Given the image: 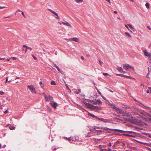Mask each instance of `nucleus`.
Returning a JSON list of instances; mask_svg holds the SVG:
<instances>
[{
	"mask_svg": "<svg viewBox=\"0 0 151 151\" xmlns=\"http://www.w3.org/2000/svg\"><path fill=\"white\" fill-rule=\"evenodd\" d=\"M107 102H108V103L109 104V106H110L111 107L113 108L116 111L120 112V110L118 108L116 107L115 106V104H111L108 100H107Z\"/></svg>",
	"mask_w": 151,
	"mask_h": 151,
	"instance_id": "f257e3e1",
	"label": "nucleus"
},
{
	"mask_svg": "<svg viewBox=\"0 0 151 151\" xmlns=\"http://www.w3.org/2000/svg\"><path fill=\"white\" fill-rule=\"evenodd\" d=\"M27 87L32 93H36V92L35 91V88L33 85H28L27 86Z\"/></svg>",
	"mask_w": 151,
	"mask_h": 151,
	"instance_id": "f03ea898",
	"label": "nucleus"
},
{
	"mask_svg": "<svg viewBox=\"0 0 151 151\" xmlns=\"http://www.w3.org/2000/svg\"><path fill=\"white\" fill-rule=\"evenodd\" d=\"M123 67L126 70H127L129 68H131L133 70H134V68L132 66L128 64H124L123 65Z\"/></svg>",
	"mask_w": 151,
	"mask_h": 151,
	"instance_id": "7ed1b4c3",
	"label": "nucleus"
},
{
	"mask_svg": "<svg viewBox=\"0 0 151 151\" xmlns=\"http://www.w3.org/2000/svg\"><path fill=\"white\" fill-rule=\"evenodd\" d=\"M94 133H95L97 135H100L101 134L104 133L105 132L101 130H95Z\"/></svg>",
	"mask_w": 151,
	"mask_h": 151,
	"instance_id": "20e7f679",
	"label": "nucleus"
},
{
	"mask_svg": "<svg viewBox=\"0 0 151 151\" xmlns=\"http://www.w3.org/2000/svg\"><path fill=\"white\" fill-rule=\"evenodd\" d=\"M143 52L144 55L145 56L148 57L150 59H151V53L148 52L147 50H145Z\"/></svg>",
	"mask_w": 151,
	"mask_h": 151,
	"instance_id": "39448f33",
	"label": "nucleus"
},
{
	"mask_svg": "<svg viewBox=\"0 0 151 151\" xmlns=\"http://www.w3.org/2000/svg\"><path fill=\"white\" fill-rule=\"evenodd\" d=\"M48 10H49L50 12H51L52 13L55 14V16H56V17H55V18L56 19L59 20H60V17L58 16V13L55 12V11H53L51 9H48Z\"/></svg>",
	"mask_w": 151,
	"mask_h": 151,
	"instance_id": "423d86ee",
	"label": "nucleus"
},
{
	"mask_svg": "<svg viewBox=\"0 0 151 151\" xmlns=\"http://www.w3.org/2000/svg\"><path fill=\"white\" fill-rule=\"evenodd\" d=\"M116 75L119 76H120L122 77H126V78H128L129 79H133L134 78H133V77H131V76H129L125 75H124L122 74H116Z\"/></svg>",
	"mask_w": 151,
	"mask_h": 151,
	"instance_id": "0eeeda50",
	"label": "nucleus"
},
{
	"mask_svg": "<svg viewBox=\"0 0 151 151\" xmlns=\"http://www.w3.org/2000/svg\"><path fill=\"white\" fill-rule=\"evenodd\" d=\"M47 99H45L46 101H50V102H52L53 100V98L50 96H47Z\"/></svg>",
	"mask_w": 151,
	"mask_h": 151,
	"instance_id": "6e6552de",
	"label": "nucleus"
},
{
	"mask_svg": "<svg viewBox=\"0 0 151 151\" xmlns=\"http://www.w3.org/2000/svg\"><path fill=\"white\" fill-rule=\"evenodd\" d=\"M69 40H72L77 42H79V39L76 37H73L72 38H70L69 39Z\"/></svg>",
	"mask_w": 151,
	"mask_h": 151,
	"instance_id": "1a4fd4ad",
	"label": "nucleus"
},
{
	"mask_svg": "<svg viewBox=\"0 0 151 151\" xmlns=\"http://www.w3.org/2000/svg\"><path fill=\"white\" fill-rule=\"evenodd\" d=\"M98 120L105 122H109V120L108 119L98 118Z\"/></svg>",
	"mask_w": 151,
	"mask_h": 151,
	"instance_id": "9d476101",
	"label": "nucleus"
},
{
	"mask_svg": "<svg viewBox=\"0 0 151 151\" xmlns=\"http://www.w3.org/2000/svg\"><path fill=\"white\" fill-rule=\"evenodd\" d=\"M101 104L102 102L101 101L100 99H98L96 101L95 103H94V104L101 105Z\"/></svg>",
	"mask_w": 151,
	"mask_h": 151,
	"instance_id": "9b49d317",
	"label": "nucleus"
},
{
	"mask_svg": "<svg viewBox=\"0 0 151 151\" xmlns=\"http://www.w3.org/2000/svg\"><path fill=\"white\" fill-rule=\"evenodd\" d=\"M112 130L113 131H114L116 132H119L121 133H123L125 131H124L123 130L117 129H112Z\"/></svg>",
	"mask_w": 151,
	"mask_h": 151,
	"instance_id": "f8f14e48",
	"label": "nucleus"
},
{
	"mask_svg": "<svg viewBox=\"0 0 151 151\" xmlns=\"http://www.w3.org/2000/svg\"><path fill=\"white\" fill-rule=\"evenodd\" d=\"M84 104L85 105V106L86 107H88V108H91V106H93L91 105V104H90L88 103L85 102L84 103Z\"/></svg>",
	"mask_w": 151,
	"mask_h": 151,
	"instance_id": "ddd939ff",
	"label": "nucleus"
},
{
	"mask_svg": "<svg viewBox=\"0 0 151 151\" xmlns=\"http://www.w3.org/2000/svg\"><path fill=\"white\" fill-rule=\"evenodd\" d=\"M88 114L89 115H90L91 117L95 119H98V118H99V117H98V116H96L95 115H94V114H92L88 113Z\"/></svg>",
	"mask_w": 151,
	"mask_h": 151,
	"instance_id": "4468645a",
	"label": "nucleus"
},
{
	"mask_svg": "<svg viewBox=\"0 0 151 151\" xmlns=\"http://www.w3.org/2000/svg\"><path fill=\"white\" fill-rule=\"evenodd\" d=\"M127 25L128 26V27L131 30H130V32H132V30H134V27H132V26L131 24H128Z\"/></svg>",
	"mask_w": 151,
	"mask_h": 151,
	"instance_id": "2eb2a0df",
	"label": "nucleus"
},
{
	"mask_svg": "<svg viewBox=\"0 0 151 151\" xmlns=\"http://www.w3.org/2000/svg\"><path fill=\"white\" fill-rule=\"evenodd\" d=\"M62 24L64 25H66L67 26H70V27H71V24H69L68 22H62Z\"/></svg>",
	"mask_w": 151,
	"mask_h": 151,
	"instance_id": "dca6fc26",
	"label": "nucleus"
},
{
	"mask_svg": "<svg viewBox=\"0 0 151 151\" xmlns=\"http://www.w3.org/2000/svg\"><path fill=\"white\" fill-rule=\"evenodd\" d=\"M51 104V105L52 107H54L55 108H56V107L57 106V103L55 102L53 103L52 104Z\"/></svg>",
	"mask_w": 151,
	"mask_h": 151,
	"instance_id": "f3484780",
	"label": "nucleus"
},
{
	"mask_svg": "<svg viewBox=\"0 0 151 151\" xmlns=\"http://www.w3.org/2000/svg\"><path fill=\"white\" fill-rule=\"evenodd\" d=\"M117 69L120 72H123V69L121 67H118L117 68Z\"/></svg>",
	"mask_w": 151,
	"mask_h": 151,
	"instance_id": "a211bd4d",
	"label": "nucleus"
},
{
	"mask_svg": "<svg viewBox=\"0 0 151 151\" xmlns=\"http://www.w3.org/2000/svg\"><path fill=\"white\" fill-rule=\"evenodd\" d=\"M9 128L10 130H12L15 129V127L11 125L9 126Z\"/></svg>",
	"mask_w": 151,
	"mask_h": 151,
	"instance_id": "6ab92c4d",
	"label": "nucleus"
},
{
	"mask_svg": "<svg viewBox=\"0 0 151 151\" xmlns=\"http://www.w3.org/2000/svg\"><path fill=\"white\" fill-rule=\"evenodd\" d=\"M40 84V85L41 88H44V85L42 84V82L40 81L39 83Z\"/></svg>",
	"mask_w": 151,
	"mask_h": 151,
	"instance_id": "aec40b11",
	"label": "nucleus"
},
{
	"mask_svg": "<svg viewBox=\"0 0 151 151\" xmlns=\"http://www.w3.org/2000/svg\"><path fill=\"white\" fill-rule=\"evenodd\" d=\"M145 6L148 9L149 8V4L148 3H147L145 4Z\"/></svg>",
	"mask_w": 151,
	"mask_h": 151,
	"instance_id": "412c9836",
	"label": "nucleus"
},
{
	"mask_svg": "<svg viewBox=\"0 0 151 151\" xmlns=\"http://www.w3.org/2000/svg\"><path fill=\"white\" fill-rule=\"evenodd\" d=\"M76 2L78 3H80L83 2V0H76Z\"/></svg>",
	"mask_w": 151,
	"mask_h": 151,
	"instance_id": "4be33fe9",
	"label": "nucleus"
},
{
	"mask_svg": "<svg viewBox=\"0 0 151 151\" xmlns=\"http://www.w3.org/2000/svg\"><path fill=\"white\" fill-rule=\"evenodd\" d=\"M101 129H103L104 130H106L109 129L106 127H101Z\"/></svg>",
	"mask_w": 151,
	"mask_h": 151,
	"instance_id": "5701e85b",
	"label": "nucleus"
},
{
	"mask_svg": "<svg viewBox=\"0 0 151 151\" xmlns=\"http://www.w3.org/2000/svg\"><path fill=\"white\" fill-rule=\"evenodd\" d=\"M51 84L52 85H56L55 82L54 81H52L51 82Z\"/></svg>",
	"mask_w": 151,
	"mask_h": 151,
	"instance_id": "b1692460",
	"label": "nucleus"
},
{
	"mask_svg": "<svg viewBox=\"0 0 151 151\" xmlns=\"http://www.w3.org/2000/svg\"><path fill=\"white\" fill-rule=\"evenodd\" d=\"M8 77H7L6 78V81L5 82V83H6L7 82H11V81L10 80L8 81Z\"/></svg>",
	"mask_w": 151,
	"mask_h": 151,
	"instance_id": "393cba45",
	"label": "nucleus"
},
{
	"mask_svg": "<svg viewBox=\"0 0 151 151\" xmlns=\"http://www.w3.org/2000/svg\"><path fill=\"white\" fill-rule=\"evenodd\" d=\"M99 63L100 65L101 66H102L103 64V62L102 61H101V60H99Z\"/></svg>",
	"mask_w": 151,
	"mask_h": 151,
	"instance_id": "a878e982",
	"label": "nucleus"
},
{
	"mask_svg": "<svg viewBox=\"0 0 151 151\" xmlns=\"http://www.w3.org/2000/svg\"><path fill=\"white\" fill-rule=\"evenodd\" d=\"M0 94L1 95H4L5 94V93L2 91H0Z\"/></svg>",
	"mask_w": 151,
	"mask_h": 151,
	"instance_id": "bb28decb",
	"label": "nucleus"
},
{
	"mask_svg": "<svg viewBox=\"0 0 151 151\" xmlns=\"http://www.w3.org/2000/svg\"><path fill=\"white\" fill-rule=\"evenodd\" d=\"M42 94H43L45 96V99H47V96L46 95L45 93L44 92L42 93Z\"/></svg>",
	"mask_w": 151,
	"mask_h": 151,
	"instance_id": "cd10ccee",
	"label": "nucleus"
},
{
	"mask_svg": "<svg viewBox=\"0 0 151 151\" xmlns=\"http://www.w3.org/2000/svg\"><path fill=\"white\" fill-rule=\"evenodd\" d=\"M10 59L13 60H16L17 59V58L14 57H12L10 58Z\"/></svg>",
	"mask_w": 151,
	"mask_h": 151,
	"instance_id": "c85d7f7f",
	"label": "nucleus"
},
{
	"mask_svg": "<svg viewBox=\"0 0 151 151\" xmlns=\"http://www.w3.org/2000/svg\"><path fill=\"white\" fill-rule=\"evenodd\" d=\"M101 127H95L93 129L94 130H96L97 129H101Z\"/></svg>",
	"mask_w": 151,
	"mask_h": 151,
	"instance_id": "c756f323",
	"label": "nucleus"
},
{
	"mask_svg": "<svg viewBox=\"0 0 151 151\" xmlns=\"http://www.w3.org/2000/svg\"><path fill=\"white\" fill-rule=\"evenodd\" d=\"M125 34H126V35H127L128 36H129L130 37H131V36L130 35L129 33L128 32H125Z\"/></svg>",
	"mask_w": 151,
	"mask_h": 151,
	"instance_id": "7c9ffc66",
	"label": "nucleus"
},
{
	"mask_svg": "<svg viewBox=\"0 0 151 151\" xmlns=\"http://www.w3.org/2000/svg\"><path fill=\"white\" fill-rule=\"evenodd\" d=\"M32 56L33 57L34 59L35 60H37V58H36V57H35L34 55H32Z\"/></svg>",
	"mask_w": 151,
	"mask_h": 151,
	"instance_id": "2f4dec72",
	"label": "nucleus"
},
{
	"mask_svg": "<svg viewBox=\"0 0 151 151\" xmlns=\"http://www.w3.org/2000/svg\"><path fill=\"white\" fill-rule=\"evenodd\" d=\"M103 74L105 76H107L109 75V74L107 73H103Z\"/></svg>",
	"mask_w": 151,
	"mask_h": 151,
	"instance_id": "473e14b6",
	"label": "nucleus"
},
{
	"mask_svg": "<svg viewBox=\"0 0 151 151\" xmlns=\"http://www.w3.org/2000/svg\"><path fill=\"white\" fill-rule=\"evenodd\" d=\"M123 135H126V136H129V137H132V135H130V134H124Z\"/></svg>",
	"mask_w": 151,
	"mask_h": 151,
	"instance_id": "72a5a7b5",
	"label": "nucleus"
},
{
	"mask_svg": "<svg viewBox=\"0 0 151 151\" xmlns=\"http://www.w3.org/2000/svg\"><path fill=\"white\" fill-rule=\"evenodd\" d=\"M95 108L97 109H101V107L99 106H95Z\"/></svg>",
	"mask_w": 151,
	"mask_h": 151,
	"instance_id": "f704fd0d",
	"label": "nucleus"
},
{
	"mask_svg": "<svg viewBox=\"0 0 151 151\" xmlns=\"http://www.w3.org/2000/svg\"><path fill=\"white\" fill-rule=\"evenodd\" d=\"M129 132L130 133H132V131H125V132Z\"/></svg>",
	"mask_w": 151,
	"mask_h": 151,
	"instance_id": "c9c22d12",
	"label": "nucleus"
},
{
	"mask_svg": "<svg viewBox=\"0 0 151 151\" xmlns=\"http://www.w3.org/2000/svg\"><path fill=\"white\" fill-rule=\"evenodd\" d=\"M89 130L91 132H94L95 131L93 129H91V128H90L89 129Z\"/></svg>",
	"mask_w": 151,
	"mask_h": 151,
	"instance_id": "e433bc0d",
	"label": "nucleus"
},
{
	"mask_svg": "<svg viewBox=\"0 0 151 151\" xmlns=\"http://www.w3.org/2000/svg\"><path fill=\"white\" fill-rule=\"evenodd\" d=\"M27 50H32V48H31L30 47H27Z\"/></svg>",
	"mask_w": 151,
	"mask_h": 151,
	"instance_id": "4c0bfd02",
	"label": "nucleus"
},
{
	"mask_svg": "<svg viewBox=\"0 0 151 151\" xmlns=\"http://www.w3.org/2000/svg\"><path fill=\"white\" fill-rule=\"evenodd\" d=\"M21 12H22V14L23 15V17H25V18H26V17H25V15H24V13L22 11H21Z\"/></svg>",
	"mask_w": 151,
	"mask_h": 151,
	"instance_id": "58836bf2",
	"label": "nucleus"
},
{
	"mask_svg": "<svg viewBox=\"0 0 151 151\" xmlns=\"http://www.w3.org/2000/svg\"><path fill=\"white\" fill-rule=\"evenodd\" d=\"M56 68L57 69V70L60 71L61 70H60V68H59V67H58V66H56Z\"/></svg>",
	"mask_w": 151,
	"mask_h": 151,
	"instance_id": "ea45409f",
	"label": "nucleus"
},
{
	"mask_svg": "<svg viewBox=\"0 0 151 151\" xmlns=\"http://www.w3.org/2000/svg\"><path fill=\"white\" fill-rule=\"evenodd\" d=\"M148 89L149 90L150 93H151V87H148Z\"/></svg>",
	"mask_w": 151,
	"mask_h": 151,
	"instance_id": "a19ab883",
	"label": "nucleus"
},
{
	"mask_svg": "<svg viewBox=\"0 0 151 151\" xmlns=\"http://www.w3.org/2000/svg\"><path fill=\"white\" fill-rule=\"evenodd\" d=\"M67 140L69 141H70L71 140V137H70L68 138H67Z\"/></svg>",
	"mask_w": 151,
	"mask_h": 151,
	"instance_id": "79ce46f5",
	"label": "nucleus"
},
{
	"mask_svg": "<svg viewBox=\"0 0 151 151\" xmlns=\"http://www.w3.org/2000/svg\"><path fill=\"white\" fill-rule=\"evenodd\" d=\"M100 151H107L106 149H101L100 150Z\"/></svg>",
	"mask_w": 151,
	"mask_h": 151,
	"instance_id": "37998d69",
	"label": "nucleus"
},
{
	"mask_svg": "<svg viewBox=\"0 0 151 151\" xmlns=\"http://www.w3.org/2000/svg\"><path fill=\"white\" fill-rule=\"evenodd\" d=\"M95 101H95L93 100L91 102L93 104H94V103H95Z\"/></svg>",
	"mask_w": 151,
	"mask_h": 151,
	"instance_id": "c03bdc74",
	"label": "nucleus"
},
{
	"mask_svg": "<svg viewBox=\"0 0 151 151\" xmlns=\"http://www.w3.org/2000/svg\"><path fill=\"white\" fill-rule=\"evenodd\" d=\"M8 111L7 110H6L4 112V113L5 114H6V113H7L8 112Z\"/></svg>",
	"mask_w": 151,
	"mask_h": 151,
	"instance_id": "a18cd8bd",
	"label": "nucleus"
},
{
	"mask_svg": "<svg viewBox=\"0 0 151 151\" xmlns=\"http://www.w3.org/2000/svg\"><path fill=\"white\" fill-rule=\"evenodd\" d=\"M149 72H148V73L147 74V75H146V77H147V78H149Z\"/></svg>",
	"mask_w": 151,
	"mask_h": 151,
	"instance_id": "49530a36",
	"label": "nucleus"
},
{
	"mask_svg": "<svg viewBox=\"0 0 151 151\" xmlns=\"http://www.w3.org/2000/svg\"><path fill=\"white\" fill-rule=\"evenodd\" d=\"M125 26L129 30H130L129 29V27L127 25L125 24Z\"/></svg>",
	"mask_w": 151,
	"mask_h": 151,
	"instance_id": "de8ad7c7",
	"label": "nucleus"
},
{
	"mask_svg": "<svg viewBox=\"0 0 151 151\" xmlns=\"http://www.w3.org/2000/svg\"><path fill=\"white\" fill-rule=\"evenodd\" d=\"M3 108V107H2V106L1 105V104H0V109H2Z\"/></svg>",
	"mask_w": 151,
	"mask_h": 151,
	"instance_id": "09e8293b",
	"label": "nucleus"
},
{
	"mask_svg": "<svg viewBox=\"0 0 151 151\" xmlns=\"http://www.w3.org/2000/svg\"><path fill=\"white\" fill-rule=\"evenodd\" d=\"M5 8V6H0V9H3V8Z\"/></svg>",
	"mask_w": 151,
	"mask_h": 151,
	"instance_id": "8fccbe9b",
	"label": "nucleus"
},
{
	"mask_svg": "<svg viewBox=\"0 0 151 151\" xmlns=\"http://www.w3.org/2000/svg\"><path fill=\"white\" fill-rule=\"evenodd\" d=\"M28 46H27L26 45H23V47H26V49L27 48Z\"/></svg>",
	"mask_w": 151,
	"mask_h": 151,
	"instance_id": "3c124183",
	"label": "nucleus"
},
{
	"mask_svg": "<svg viewBox=\"0 0 151 151\" xmlns=\"http://www.w3.org/2000/svg\"><path fill=\"white\" fill-rule=\"evenodd\" d=\"M28 46H27L26 45H23V47H26V49L27 48Z\"/></svg>",
	"mask_w": 151,
	"mask_h": 151,
	"instance_id": "603ef678",
	"label": "nucleus"
},
{
	"mask_svg": "<svg viewBox=\"0 0 151 151\" xmlns=\"http://www.w3.org/2000/svg\"><path fill=\"white\" fill-rule=\"evenodd\" d=\"M10 17V16H8V17H4V18H9V17Z\"/></svg>",
	"mask_w": 151,
	"mask_h": 151,
	"instance_id": "864d4df0",
	"label": "nucleus"
},
{
	"mask_svg": "<svg viewBox=\"0 0 151 151\" xmlns=\"http://www.w3.org/2000/svg\"><path fill=\"white\" fill-rule=\"evenodd\" d=\"M101 96L103 97V99L104 100H106V101L107 102V100L106 99L105 97H104V96Z\"/></svg>",
	"mask_w": 151,
	"mask_h": 151,
	"instance_id": "5fc2aeb1",
	"label": "nucleus"
},
{
	"mask_svg": "<svg viewBox=\"0 0 151 151\" xmlns=\"http://www.w3.org/2000/svg\"><path fill=\"white\" fill-rule=\"evenodd\" d=\"M23 49V50H24L25 52H27V49H25V50H24V49L23 48V49Z\"/></svg>",
	"mask_w": 151,
	"mask_h": 151,
	"instance_id": "6e6d98bb",
	"label": "nucleus"
},
{
	"mask_svg": "<svg viewBox=\"0 0 151 151\" xmlns=\"http://www.w3.org/2000/svg\"><path fill=\"white\" fill-rule=\"evenodd\" d=\"M148 120L151 123V118H149Z\"/></svg>",
	"mask_w": 151,
	"mask_h": 151,
	"instance_id": "4d7b16f0",
	"label": "nucleus"
},
{
	"mask_svg": "<svg viewBox=\"0 0 151 151\" xmlns=\"http://www.w3.org/2000/svg\"><path fill=\"white\" fill-rule=\"evenodd\" d=\"M147 27L150 30H151V28L150 27V26H148Z\"/></svg>",
	"mask_w": 151,
	"mask_h": 151,
	"instance_id": "13d9d810",
	"label": "nucleus"
},
{
	"mask_svg": "<svg viewBox=\"0 0 151 151\" xmlns=\"http://www.w3.org/2000/svg\"><path fill=\"white\" fill-rule=\"evenodd\" d=\"M98 93H99L100 94L101 96H102V95H101V92L100 91H98Z\"/></svg>",
	"mask_w": 151,
	"mask_h": 151,
	"instance_id": "bf43d9fd",
	"label": "nucleus"
},
{
	"mask_svg": "<svg viewBox=\"0 0 151 151\" xmlns=\"http://www.w3.org/2000/svg\"><path fill=\"white\" fill-rule=\"evenodd\" d=\"M141 86H143V87H144L145 86L144 85L143 83H141Z\"/></svg>",
	"mask_w": 151,
	"mask_h": 151,
	"instance_id": "052dcab7",
	"label": "nucleus"
},
{
	"mask_svg": "<svg viewBox=\"0 0 151 151\" xmlns=\"http://www.w3.org/2000/svg\"><path fill=\"white\" fill-rule=\"evenodd\" d=\"M5 59V58H0V60H4Z\"/></svg>",
	"mask_w": 151,
	"mask_h": 151,
	"instance_id": "680f3d73",
	"label": "nucleus"
},
{
	"mask_svg": "<svg viewBox=\"0 0 151 151\" xmlns=\"http://www.w3.org/2000/svg\"><path fill=\"white\" fill-rule=\"evenodd\" d=\"M81 58L82 59H83V60L84 59V58L83 56H82L81 57Z\"/></svg>",
	"mask_w": 151,
	"mask_h": 151,
	"instance_id": "e2e57ef3",
	"label": "nucleus"
},
{
	"mask_svg": "<svg viewBox=\"0 0 151 151\" xmlns=\"http://www.w3.org/2000/svg\"><path fill=\"white\" fill-rule=\"evenodd\" d=\"M147 93H149V92L150 93V91L149 90H148V89L147 90Z\"/></svg>",
	"mask_w": 151,
	"mask_h": 151,
	"instance_id": "0e129e2a",
	"label": "nucleus"
},
{
	"mask_svg": "<svg viewBox=\"0 0 151 151\" xmlns=\"http://www.w3.org/2000/svg\"><path fill=\"white\" fill-rule=\"evenodd\" d=\"M114 13L116 14L117 13V12L116 11H114Z\"/></svg>",
	"mask_w": 151,
	"mask_h": 151,
	"instance_id": "69168bd1",
	"label": "nucleus"
},
{
	"mask_svg": "<svg viewBox=\"0 0 151 151\" xmlns=\"http://www.w3.org/2000/svg\"><path fill=\"white\" fill-rule=\"evenodd\" d=\"M78 91H79V92H81V89H78Z\"/></svg>",
	"mask_w": 151,
	"mask_h": 151,
	"instance_id": "338daca9",
	"label": "nucleus"
},
{
	"mask_svg": "<svg viewBox=\"0 0 151 151\" xmlns=\"http://www.w3.org/2000/svg\"><path fill=\"white\" fill-rule=\"evenodd\" d=\"M108 150L109 151H111V149L109 148L108 149Z\"/></svg>",
	"mask_w": 151,
	"mask_h": 151,
	"instance_id": "774afa93",
	"label": "nucleus"
}]
</instances>
